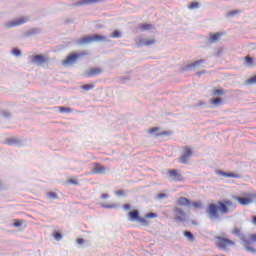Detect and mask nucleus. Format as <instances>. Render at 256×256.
Instances as JSON below:
<instances>
[{
    "label": "nucleus",
    "instance_id": "1",
    "mask_svg": "<svg viewBox=\"0 0 256 256\" xmlns=\"http://www.w3.org/2000/svg\"><path fill=\"white\" fill-rule=\"evenodd\" d=\"M237 209V205L231 200L223 199L216 203H210L206 207V214L210 221H221V215H229Z\"/></svg>",
    "mask_w": 256,
    "mask_h": 256
},
{
    "label": "nucleus",
    "instance_id": "2",
    "mask_svg": "<svg viewBox=\"0 0 256 256\" xmlns=\"http://www.w3.org/2000/svg\"><path fill=\"white\" fill-rule=\"evenodd\" d=\"M232 235H235V237H238V239H240V241H242V245L245 249V251H247L248 253H256V249L249 246V241H247V236H245V234H243L241 232V229L235 227L232 230Z\"/></svg>",
    "mask_w": 256,
    "mask_h": 256
},
{
    "label": "nucleus",
    "instance_id": "3",
    "mask_svg": "<svg viewBox=\"0 0 256 256\" xmlns=\"http://www.w3.org/2000/svg\"><path fill=\"white\" fill-rule=\"evenodd\" d=\"M215 245L220 251H227V247L235 246V241L223 236H215Z\"/></svg>",
    "mask_w": 256,
    "mask_h": 256
},
{
    "label": "nucleus",
    "instance_id": "4",
    "mask_svg": "<svg viewBox=\"0 0 256 256\" xmlns=\"http://www.w3.org/2000/svg\"><path fill=\"white\" fill-rule=\"evenodd\" d=\"M99 41H107V37L101 34L87 35L78 41L79 45H87L89 43H97Z\"/></svg>",
    "mask_w": 256,
    "mask_h": 256
},
{
    "label": "nucleus",
    "instance_id": "5",
    "mask_svg": "<svg viewBox=\"0 0 256 256\" xmlns=\"http://www.w3.org/2000/svg\"><path fill=\"white\" fill-rule=\"evenodd\" d=\"M85 55H87L86 52H72L65 60H63L62 65H64V67H67V65H73L74 63H77L81 57H85Z\"/></svg>",
    "mask_w": 256,
    "mask_h": 256
},
{
    "label": "nucleus",
    "instance_id": "6",
    "mask_svg": "<svg viewBox=\"0 0 256 256\" xmlns=\"http://www.w3.org/2000/svg\"><path fill=\"white\" fill-rule=\"evenodd\" d=\"M232 199L238 201L240 205H251V203H256V194H247L246 196L233 195Z\"/></svg>",
    "mask_w": 256,
    "mask_h": 256
},
{
    "label": "nucleus",
    "instance_id": "7",
    "mask_svg": "<svg viewBox=\"0 0 256 256\" xmlns=\"http://www.w3.org/2000/svg\"><path fill=\"white\" fill-rule=\"evenodd\" d=\"M28 21L29 19H27L26 17L16 18L14 20L6 22L4 24V27L6 29H13V27H21V25H25V23H27Z\"/></svg>",
    "mask_w": 256,
    "mask_h": 256
},
{
    "label": "nucleus",
    "instance_id": "8",
    "mask_svg": "<svg viewBox=\"0 0 256 256\" xmlns=\"http://www.w3.org/2000/svg\"><path fill=\"white\" fill-rule=\"evenodd\" d=\"M31 57V63H33L34 65H45V63L49 62V58H47V56L43 55V54H36V55H32Z\"/></svg>",
    "mask_w": 256,
    "mask_h": 256
},
{
    "label": "nucleus",
    "instance_id": "9",
    "mask_svg": "<svg viewBox=\"0 0 256 256\" xmlns=\"http://www.w3.org/2000/svg\"><path fill=\"white\" fill-rule=\"evenodd\" d=\"M193 151L191 150L190 147H184V153L182 156L179 158L180 163H183V165H187V161L192 157Z\"/></svg>",
    "mask_w": 256,
    "mask_h": 256
},
{
    "label": "nucleus",
    "instance_id": "10",
    "mask_svg": "<svg viewBox=\"0 0 256 256\" xmlns=\"http://www.w3.org/2000/svg\"><path fill=\"white\" fill-rule=\"evenodd\" d=\"M91 173L92 175H106L107 168H105V166L100 165L99 163H94Z\"/></svg>",
    "mask_w": 256,
    "mask_h": 256
},
{
    "label": "nucleus",
    "instance_id": "11",
    "mask_svg": "<svg viewBox=\"0 0 256 256\" xmlns=\"http://www.w3.org/2000/svg\"><path fill=\"white\" fill-rule=\"evenodd\" d=\"M174 219L175 221H179L180 223H185V217H187V214L185 213V211H183V209L176 207L174 208Z\"/></svg>",
    "mask_w": 256,
    "mask_h": 256
},
{
    "label": "nucleus",
    "instance_id": "12",
    "mask_svg": "<svg viewBox=\"0 0 256 256\" xmlns=\"http://www.w3.org/2000/svg\"><path fill=\"white\" fill-rule=\"evenodd\" d=\"M203 63H205V60L200 59L191 64H187L183 67V71H193V69H195V67H200L201 65H203Z\"/></svg>",
    "mask_w": 256,
    "mask_h": 256
},
{
    "label": "nucleus",
    "instance_id": "13",
    "mask_svg": "<svg viewBox=\"0 0 256 256\" xmlns=\"http://www.w3.org/2000/svg\"><path fill=\"white\" fill-rule=\"evenodd\" d=\"M168 177H170L172 181H183V175L177 172L176 169L168 170Z\"/></svg>",
    "mask_w": 256,
    "mask_h": 256
},
{
    "label": "nucleus",
    "instance_id": "14",
    "mask_svg": "<svg viewBox=\"0 0 256 256\" xmlns=\"http://www.w3.org/2000/svg\"><path fill=\"white\" fill-rule=\"evenodd\" d=\"M93 3H99V0H79L71 4V7H83V5H93Z\"/></svg>",
    "mask_w": 256,
    "mask_h": 256
},
{
    "label": "nucleus",
    "instance_id": "15",
    "mask_svg": "<svg viewBox=\"0 0 256 256\" xmlns=\"http://www.w3.org/2000/svg\"><path fill=\"white\" fill-rule=\"evenodd\" d=\"M155 39L142 38L137 43L138 47H149V45H155Z\"/></svg>",
    "mask_w": 256,
    "mask_h": 256
},
{
    "label": "nucleus",
    "instance_id": "16",
    "mask_svg": "<svg viewBox=\"0 0 256 256\" xmlns=\"http://www.w3.org/2000/svg\"><path fill=\"white\" fill-rule=\"evenodd\" d=\"M103 73V69L101 68H91L90 70L86 71V77H97Z\"/></svg>",
    "mask_w": 256,
    "mask_h": 256
},
{
    "label": "nucleus",
    "instance_id": "17",
    "mask_svg": "<svg viewBox=\"0 0 256 256\" xmlns=\"http://www.w3.org/2000/svg\"><path fill=\"white\" fill-rule=\"evenodd\" d=\"M128 217H129V221H131L132 223H135V221H139V218L141 216H140L139 210L134 209L128 213Z\"/></svg>",
    "mask_w": 256,
    "mask_h": 256
},
{
    "label": "nucleus",
    "instance_id": "18",
    "mask_svg": "<svg viewBox=\"0 0 256 256\" xmlns=\"http://www.w3.org/2000/svg\"><path fill=\"white\" fill-rule=\"evenodd\" d=\"M223 36V33L217 32V33H210L208 38V43L213 44L217 43L219 39Z\"/></svg>",
    "mask_w": 256,
    "mask_h": 256
},
{
    "label": "nucleus",
    "instance_id": "19",
    "mask_svg": "<svg viewBox=\"0 0 256 256\" xmlns=\"http://www.w3.org/2000/svg\"><path fill=\"white\" fill-rule=\"evenodd\" d=\"M177 205H179V207H191V199L180 197L177 200Z\"/></svg>",
    "mask_w": 256,
    "mask_h": 256
},
{
    "label": "nucleus",
    "instance_id": "20",
    "mask_svg": "<svg viewBox=\"0 0 256 256\" xmlns=\"http://www.w3.org/2000/svg\"><path fill=\"white\" fill-rule=\"evenodd\" d=\"M41 30L39 28H32L24 33V37H33L35 35H39Z\"/></svg>",
    "mask_w": 256,
    "mask_h": 256
},
{
    "label": "nucleus",
    "instance_id": "21",
    "mask_svg": "<svg viewBox=\"0 0 256 256\" xmlns=\"http://www.w3.org/2000/svg\"><path fill=\"white\" fill-rule=\"evenodd\" d=\"M8 145H15L16 147H21L23 145V140H19L17 138H9L7 140Z\"/></svg>",
    "mask_w": 256,
    "mask_h": 256
},
{
    "label": "nucleus",
    "instance_id": "22",
    "mask_svg": "<svg viewBox=\"0 0 256 256\" xmlns=\"http://www.w3.org/2000/svg\"><path fill=\"white\" fill-rule=\"evenodd\" d=\"M183 235H184V237H186V239H188V241H190V243H193V241H195V235L192 234L191 231L185 230L183 232Z\"/></svg>",
    "mask_w": 256,
    "mask_h": 256
},
{
    "label": "nucleus",
    "instance_id": "23",
    "mask_svg": "<svg viewBox=\"0 0 256 256\" xmlns=\"http://www.w3.org/2000/svg\"><path fill=\"white\" fill-rule=\"evenodd\" d=\"M139 29L142 31H151L153 29V26L149 23L140 24Z\"/></svg>",
    "mask_w": 256,
    "mask_h": 256
},
{
    "label": "nucleus",
    "instance_id": "24",
    "mask_svg": "<svg viewBox=\"0 0 256 256\" xmlns=\"http://www.w3.org/2000/svg\"><path fill=\"white\" fill-rule=\"evenodd\" d=\"M211 104L216 106L223 105V99L221 97L212 98Z\"/></svg>",
    "mask_w": 256,
    "mask_h": 256
},
{
    "label": "nucleus",
    "instance_id": "25",
    "mask_svg": "<svg viewBox=\"0 0 256 256\" xmlns=\"http://www.w3.org/2000/svg\"><path fill=\"white\" fill-rule=\"evenodd\" d=\"M80 89H83L84 91H91L92 89H95L94 84H84L80 86Z\"/></svg>",
    "mask_w": 256,
    "mask_h": 256
},
{
    "label": "nucleus",
    "instance_id": "26",
    "mask_svg": "<svg viewBox=\"0 0 256 256\" xmlns=\"http://www.w3.org/2000/svg\"><path fill=\"white\" fill-rule=\"evenodd\" d=\"M121 31H119V30H114L112 33H111V35H110V37L112 38V39H121Z\"/></svg>",
    "mask_w": 256,
    "mask_h": 256
},
{
    "label": "nucleus",
    "instance_id": "27",
    "mask_svg": "<svg viewBox=\"0 0 256 256\" xmlns=\"http://www.w3.org/2000/svg\"><path fill=\"white\" fill-rule=\"evenodd\" d=\"M219 95H225V90L223 89H214L213 92H212V96L213 97H217Z\"/></svg>",
    "mask_w": 256,
    "mask_h": 256
},
{
    "label": "nucleus",
    "instance_id": "28",
    "mask_svg": "<svg viewBox=\"0 0 256 256\" xmlns=\"http://www.w3.org/2000/svg\"><path fill=\"white\" fill-rule=\"evenodd\" d=\"M52 237H54L55 241H61V239H63V234L59 231H54Z\"/></svg>",
    "mask_w": 256,
    "mask_h": 256
},
{
    "label": "nucleus",
    "instance_id": "29",
    "mask_svg": "<svg viewBox=\"0 0 256 256\" xmlns=\"http://www.w3.org/2000/svg\"><path fill=\"white\" fill-rule=\"evenodd\" d=\"M191 207H194L195 209H203V203L201 201H194L191 202Z\"/></svg>",
    "mask_w": 256,
    "mask_h": 256
},
{
    "label": "nucleus",
    "instance_id": "30",
    "mask_svg": "<svg viewBox=\"0 0 256 256\" xmlns=\"http://www.w3.org/2000/svg\"><path fill=\"white\" fill-rule=\"evenodd\" d=\"M172 132L171 131H162L160 133H156V137H169L171 136Z\"/></svg>",
    "mask_w": 256,
    "mask_h": 256
},
{
    "label": "nucleus",
    "instance_id": "31",
    "mask_svg": "<svg viewBox=\"0 0 256 256\" xmlns=\"http://www.w3.org/2000/svg\"><path fill=\"white\" fill-rule=\"evenodd\" d=\"M247 241L249 243V247H251L252 243H256V233L250 234L249 238H247Z\"/></svg>",
    "mask_w": 256,
    "mask_h": 256
},
{
    "label": "nucleus",
    "instance_id": "32",
    "mask_svg": "<svg viewBox=\"0 0 256 256\" xmlns=\"http://www.w3.org/2000/svg\"><path fill=\"white\" fill-rule=\"evenodd\" d=\"M60 113H73V110L70 107L60 106Z\"/></svg>",
    "mask_w": 256,
    "mask_h": 256
},
{
    "label": "nucleus",
    "instance_id": "33",
    "mask_svg": "<svg viewBox=\"0 0 256 256\" xmlns=\"http://www.w3.org/2000/svg\"><path fill=\"white\" fill-rule=\"evenodd\" d=\"M138 223H141L143 227H149V222L147 221V219L142 218L141 216L140 218H138Z\"/></svg>",
    "mask_w": 256,
    "mask_h": 256
},
{
    "label": "nucleus",
    "instance_id": "34",
    "mask_svg": "<svg viewBox=\"0 0 256 256\" xmlns=\"http://www.w3.org/2000/svg\"><path fill=\"white\" fill-rule=\"evenodd\" d=\"M226 177H230L232 179H240L241 176L239 174H235L233 172H226Z\"/></svg>",
    "mask_w": 256,
    "mask_h": 256
},
{
    "label": "nucleus",
    "instance_id": "35",
    "mask_svg": "<svg viewBox=\"0 0 256 256\" xmlns=\"http://www.w3.org/2000/svg\"><path fill=\"white\" fill-rule=\"evenodd\" d=\"M241 13L240 10H232L226 14V17H235V15H239Z\"/></svg>",
    "mask_w": 256,
    "mask_h": 256
},
{
    "label": "nucleus",
    "instance_id": "36",
    "mask_svg": "<svg viewBox=\"0 0 256 256\" xmlns=\"http://www.w3.org/2000/svg\"><path fill=\"white\" fill-rule=\"evenodd\" d=\"M244 61L246 63V65H253V58L251 56H246L244 57Z\"/></svg>",
    "mask_w": 256,
    "mask_h": 256
},
{
    "label": "nucleus",
    "instance_id": "37",
    "mask_svg": "<svg viewBox=\"0 0 256 256\" xmlns=\"http://www.w3.org/2000/svg\"><path fill=\"white\" fill-rule=\"evenodd\" d=\"M47 197H48L49 199H59V196H58L57 193H55V192H48V193H47Z\"/></svg>",
    "mask_w": 256,
    "mask_h": 256
},
{
    "label": "nucleus",
    "instance_id": "38",
    "mask_svg": "<svg viewBox=\"0 0 256 256\" xmlns=\"http://www.w3.org/2000/svg\"><path fill=\"white\" fill-rule=\"evenodd\" d=\"M12 54H14L15 57H21V49L19 48L12 49Z\"/></svg>",
    "mask_w": 256,
    "mask_h": 256
},
{
    "label": "nucleus",
    "instance_id": "39",
    "mask_svg": "<svg viewBox=\"0 0 256 256\" xmlns=\"http://www.w3.org/2000/svg\"><path fill=\"white\" fill-rule=\"evenodd\" d=\"M101 207H103V209H115V207H117V205H115V204H101Z\"/></svg>",
    "mask_w": 256,
    "mask_h": 256
},
{
    "label": "nucleus",
    "instance_id": "40",
    "mask_svg": "<svg viewBox=\"0 0 256 256\" xmlns=\"http://www.w3.org/2000/svg\"><path fill=\"white\" fill-rule=\"evenodd\" d=\"M145 217H146V219H155V218H157V213H155V212H150V213H147V214L145 215Z\"/></svg>",
    "mask_w": 256,
    "mask_h": 256
},
{
    "label": "nucleus",
    "instance_id": "41",
    "mask_svg": "<svg viewBox=\"0 0 256 256\" xmlns=\"http://www.w3.org/2000/svg\"><path fill=\"white\" fill-rule=\"evenodd\" d=\"M0 115L2 117H4L5 119H9V117H11V113L7 112V111H1Z\"/></svg>",
    "mask_w": 256,
    "mask_h": 256
},
{
    "label": "nucleus",
    "instance_id": "42",
    "mask_svg": "<svg viewBox=\"0 0 256 256\" xmlns=\"http://www.w3.org/2000/svg\"><path fill=\"white\" fill-rule=\"evenodd\" d=\"M189 9H199V2H192L189 5Z\"/></svg>",
    "mask_w": 256,
    "mask_h": 256
},
{
    "label": "nucleus",
    "instance_id": "43",
    "mask_svg": "<svg viewBox=\"0 0 256 256\" xmlns=\"http://www.w3.org/2000/svg\"><path fill=\"white\" fill-rule=\"evenodd\" d=\"M23 225V220H15L13 223L14 227H21Z\"/></svg>",
    "mask_w": 256,
    "mask_h": 256
},
{
    "label": "nucleus",
    "instance_id": "44",
    "mask_svg": "<svg viewBox=\"0 0 256 256\" xmlns=\"http://www.w3.org/2000/svg\"><path fill=\"white\" fill-rule=\"evenodd\" d=\"M157 131H159V127H153V128H150L149 133L150 135H155Z\"/></svg>",
    "mask_w": 256,
    "mask_h": 256
},
{
    "label": "nucleus",
    "instance_id": "45",
    "mask_svg": "<svg viewBox=\"0 0 256 256\" xmlns=\"http://www.w3.org/2000/svg\"><path fill=\"white\" fill-rule=\"evenodd\" d=\"M167 197H169V195H167L165 193H159L157 195V199H167Z\"/></svg>",
    "mask_w": 256,
    "mask_h": 256
},
{
    "label": "nucleus",
    "instance_id": "46",
    "mask_svg": "<svg viewBox=\"0 0 256 256\" xmlns=\"http://www.w3.org/2000/svg\"><path fill=\"white\" fill-rule=\"evenodd\" d=\"M217 175H221V177H226L227 176V172H225L223 170H218L217 171Z\"/></svg>",
    "mask_w": 256,
    "mask_h": 256
},
{
    "label": "nucleus",
    "instance_id": "47",
    "mask_svg": "<svg viewBox=\"0 0 256 256\" xmlns=\"http://www.w3.org/2000/svg\"><path fill=\"white\" fill-rule=\"evenodd\" d=\"M116 195H117V197H123V195H125V191L118 190V191H116Z\"/></svg>",
    "mask_w": 256,
    "mask_h": 256
},
{
    "label": "nucleus",
    "instance_id": "48",
    "mask_svg": "<svg viewBox=\"0 0 256 256\" xmlns=\"http://www.w3.org/2000/svg\"><path fill=\"white\" fill-rule=\"evenodd\" d=\"M76 242H77L78 245H83V243H85V239H83V238H78V239L76 240Z\"/></svg>",
    "mask_w": 256,
    "mask_h": 256
},
{
    "label": "nucleus",
    "instance_id": "49",
    "mask_svg": "<svg viewBox=\"0 0 256 256\" xmlns=\"http://www.w3.org/2000/svg\"><path fill=\"white\" fill-rule=\"evenodd\" d=\"M123 209H124L125 211H129V210L131 209V204H124V205H123Z\"/></svg>",
    "mask_w": 256,
    "mask_h": 256
},
{
    "label": "nucleus",
    "instance_id": "50",
    "mask_svg": "<svg viewBox=\"0 0 256 256\" xmlns=\"http://www.w3.org/2000/svg\"><path fill=\"white\" fill-rule=\"evenodd\" d=\"M69 183H71V185H79V182L75 179H70Z\"/></svg>",
    "mask_w": 256,
    "mask_h": 256
},
{
    "label": "nucleus",
    "instance_id": "51",
    "mask_svg": "<svg viewBox=\"0 0 256 256\" xmlns=\"http://www.w3.org/2000/svg\"><path fill=\"white\" fill-rule=\"evenodd\" d=\"M206 71L202 70L196 73L197 77H201V75H205Z\"/></svg>",
    "mask_w": 256,
    "mask_h": 256
},
{
    "label": "nucleus",
    "instance_id": "52",
    "mask_svg": "<svg viewBox=\"0 0 256 256\" xmlns=\"http://www.w3.org/2000/svg\"><path fill=\"white\" fill-rule=\"evenodd\" d=\"M101 199H109V194H107V193L102 194Z\"/></svg>",
    "mask_w": 256,
    "mask_h": 256
},
{
    "label": "nucleus",
    "instance_id": "53",
    "mask_svg": "<svg viewBox=\"0 0 256 256\" xmlns=\"http://www.w3.org/2000/svg\"><path fill=\"white\" fill-rule=\"evenodd\" d=\"M252 223L256 226V215L252 216Z\"/></svg>",
    "mask_w": 256,
    "mask_h": 256
},
{
    "label": "nucleus",
    "instance_id": "54",
    "mask_svg": "<svg viewBox=\"0 0 256 256\" xmlns=\"http://www.w3.org/2000/svg\"><path fill=\"white\" fill-rule=\"evenodd\" d=\"M203 105H205L204 102H199V103L197 104V107H203Z\"/></svg>",
    "mask_w": 256,
    "mask_h": 256
},
{
    "label": "nucleus",
    "instance_id": "55",
    "mask_svg": "<svg viewBox=\"0 0 256 256\" xmlns=\"http://www.w3.org/2000/svg\"><path fill=\"white\" fill-rule=\"evenodd\" d=\"M192 225H199L198 221L192 220Z\"/></svg>",
    "mask_w": 256,
    "mask_h": 256
}]
</instances>
